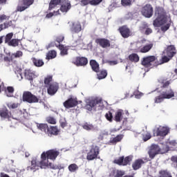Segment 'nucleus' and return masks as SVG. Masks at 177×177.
Masks as SVG:
<instances>
[{
  "label": "nucleus",
  "mask_w": 177,
  "mask_h": 177,
  "mask_svg": "<svg viewBox=\"0 0 177 177\" xmlns=\"http://www.w3.org/2000/svg\"><path fill=\"white\" fill-rule=\"evenodd\" d=\"M46 121L48 124H52L53 125H55V124H56V119H55V118L51 116L47 117Z\"/></svg>",
  "instance_id": "nucleus-57"
},
{
  "label": "nucleus",
  "mask_w": 177,
  "mask_h": 177,
  "mask_svg": "<svg viewBox=\"0 0 177 177\" xmlns=\"http://www.w3.org/2000/svg\"><path fill=\"white\" fill-rule=\"evenodd\" d=\"M3 60L6 63V66L9 67V66H12V63L13 62V56L9 54V56L4 57Z\"/></svg>",
  "instance_id": "nucleus-35"
},
{
  "label": "nucleus",
  "mask_w": 177,
  "mask_h": 177,
  "mask_svg": "<svg viewBox=\"0 0 177 177\" xmlns=\"http://www.w3.org/2000/svg\"><path fill=\"white\" fill-rule=\"evenodd\" d=\"M10 19V16H6V15H0V23L5 21V20H9Z\"/></svg>",
  "instance_id": "nucleus-59"
},
{
  "label": "nucleus",
  "mask_w": 177,
  "mask_h": 177,
  "mask_svg": "<svg viewBox=\"0 0 177 177\" xmlns=\"http://www.w3.org/2000/svg\"><path fill=\"white\" fill-rule=\"evenodd\" d=\"M165 97H164L163 94H160V95L155 97V103H161V102L164 101Z\"/></svg>",
  "instance_id": "nucleus-53"
},
{
  "label": "nucleus",
  "mask_w": 177,
  "mask_h": 177,
  "mask_svg": "<svg viewBox=\"0 0 177 177\" xmlns=\"http://www.w3.org/2000/svg\"><path fill=\"white\" fill-rule=\"evenodd\" d=\"M60 133V130L57 128V127L51 126L48 127V130L47 131L48 136L52 138V136H57Z\"/></svg>",
  "instance_id": "nucleus-23"
},
{
  "label": "nucleus",
  "mask_w": 177,
  "mask_h": 177,
  "mask_svg": "<svg viewBox=\"0 0 177 177\" xmlns=\"http://www.w3.org/2000/svg\"><path fill=\"white\" fill-rule=\"evenodd\" d=\"M121 2L123 6H128L131 5V2H132V0H121Z\"/></svg>",
  "instance_id": "nucleus-61"
},
{
  "label": "nucleus",
  "mask_w": 177,
  "mask_h": 177,
  "mask_svg": "<svg viewBox=\"0 0 177 177\" xmlns=\"http://www.w3.org/2000/svg\"><path fill=\"white\" fill-rule=\"evenodd\" d=\"M62 3V0H50L48 6V10H53L57 5Z\"/></svg>",
  "instance_id": "nucleus-29"
},
{
  "label": "nucleus",
  "mask_w": 177,
  "mask_h": 177,
  "mask_svg": "<svg viewBox=\"0 0 177 177\" xmlns=\"http://www.w3.org/2000/svg\"><path fill=\"white\" fill-rule=\"evenodd\" d=\"M153 48V44H147L140 49V53H147L149 50H151Z\"/></svg>",
  "instance_id": "nucleus-33"
},
{
  "label": "nucleus",
  "mask_w": 177,
  "mask_h": 177,
  "mask_svg": "<svg viewBox=\"0 0 177 177\" xmlns=\"http://www.w3.org/2000/svg\"><path fill=\"white\" fill-rule=\"evenodd\" d=\"M22 100L23 102H26V103H38L39 102L38 97L30 91H24L23 93Z\"/></svg>",
  "instance_id": "nucleus-4"
},
{
  "label": "nucleus",
  "mask_w": 177,
  "mask_h": 177,
  "mask_svg": "<svg viewBox=\"0 0 177 177\" xmlns=\"http://www.w3.org/2000/svg\"><path fill=\"white\" fill-rule=\"evenodd\" d=\"M56 42H58V44H60L62 41H64V36L63 35H59L56 37L55 39Z\"/></svg>",
  "instance_id": "nucleus-63"
},
{
  "label": "nucleus",
  "mask_w": 177,
  "mask_h": 177,
  "mask_svg": "<svg viewBox=\"0 0 177 177\" xmlns=\"http://www.w3.org/2000/svg\"><path fill=\"white\" fill-rule=\"evenodd\" d=\"M34 1L35 0H19L16 12H24V10L28 9L31 5L34 4Z\"/></svg>",
  "instance_id": "nucleus-5"
},
{
  "label": "nucleus",
  "mask_w": 177,
  "mask_h": 177,
  "mask_svg": "<svg viewBox=\"0 0 177 177\" xmlns=\"http://www.w3.org/2000/svg\"><path fill=\"white\" fill-rule=\"evenodd\" d=\"M141 13L145 17L150 19V17L153 16V13H154V10L153 9L151 4H146L144 7H142Z\"/></svg>",
  "instance_id": "nucleus-8"
},
{
  "label": "nucleus",
  "mask_w": 177,
  "mask_h": 177,
  "mask_svg": "<svg viewBox=\"0 0 177 177\" xmlns=\"http://www.w3.org/2000/svg\"><path fill=\"white\" fill-rule=\"evenodd\" d=\"M124 162V156H120L118 158H116L113 160L114 164H117V165H122Z\"/></svg>",
  "instance_id": "nucleus-49"
},
{
  "label": "nucleus",
  "mask_w": 177,
  "mask_h": 177,
  "mask_svg": "<svg viewBox=\"0 0 177 177\" xmlns=\"http://www.w3.org/2000/svg\"><path fill=\"white\" fill-rule=\"evenodd\" d=\"M100 153V148L97 145H91V148L87 153L86 160L88 161H93L96 160Z\"/></svg>",
  "instance_id": "nucleus-3"
},
{
  "label": "nucleus",
  "mask_w": 177,
  "mask_h": 177,
  "mask_svg": "<svg viewBox=\"0 0 177 177\" xmlns=\"http://www.w3.org/2000/svg\"><path fill=\"white\" fill-rule=\"evenodd\" d=\"M24 75H25V78H26V80H28L29 81H32V78H34L35 75H34V73H32V71H31V70L26 69V70H25Z\"/></svg>",
  "instance_id": "nucleus-34"
},
{
  "label": "nucleus",
  "mask_w": 177,
  "mask_h": 177,
  "mask_svg": "<svg viewBox=\"0 0 177 177\" xmlns=\"http://www.w3.org/2000/svg\"><path fill=\"white\" fill-rule=\"evenodd\" d=\"M163 55H167V56L172 59L176 55V47L174 45L167 46L163 51Z\"/></svg>",
  "instance_id": "nucleus-15"
},
{
  "label": "nucleus",
  "mask_w": 177,
  "mask_h": 177,
  "mask_svg": "<svg viewBox=\"0 0 177 177\" xmlns=\"http://www.w3.org/2000/svg\"><path fill=\"white\" fill-rule=\"evenodd\" d=\"M83 129H85L86 131H93L95 129V126H93L92 124L89 122H85L82 125Z\"/></svg>",
  "instance_id": "nucleus-43"
},
{
  "label": "nucleus",
  "mask_w": 177,
  "mask_h": 177,
  "mask_svg": "<svg viewBox=\"0 0 177 177\" xmlns=\"http://www.w3.org/2000/svg\"><path fill=\"white\" fill-rule=\"evenodd\" d=\"M41 161H39V168H41V169H46V167H48V162L49 161L48 160V158L46 157V154L45 152H43L41 155Z\"/></svg>",
  "instance_id": "nucleus-20"
},
{
  "label": "nucleus",
  "mask_w": 177,
  "mask_h": 177,
  "mask_svg": "<svg viewBox=\"0 0 177 177\" xmlns=\"http://www.w3.org/2000/svg\"><path fill=\"white\" fill-rule=\"evenodd\" d=\"M82 30V26H81V22L74 21L71 23V31L75 34H78Z\"/></svg>",
  "instance_id": "nucleus-18"
},
{
  "label": "nucleus",
  "mask_w": 177,
  "mask_h": 177,
  "mask_svg": "<svg viewBox=\"0 0 177 177\" xmlns=\"http://www.w3.org/2000/svg\"><path fill=\"white\" fill-rule=\"evenodd\" d=\"M46 157L47 160H52V161H55L60 156V151L57 149H50L45 152Z\"/></svg>",
  "instance_id": "nucleus-9"
},
{
  "label": "nucleus",
  "mask_w": 177,
  "mask_h": 177,
  "mask_svg": "<svg viewBox=\"0 0 177 177\" xmlns=\"http://www.w3.org/2000/svg\"><path fill=\"white\" fill-rule=\"evenodd\" d=\"M52 81H53V75H47L45 78H44V85L46 86V88L47 86H48L49 85H52Z\"/></svg>",
  "instance_id": "nucleus-40"
},
{
  "label": "nucleus",
  "mask_w": 177,
  "mask_h": 177,
  "mask_svg": "<svg viewBox=\"0 0 177 177\" xmlns=\"http://www.w3.org/2000/svg\"><path fill=\"white\" fill-rule=\"evenodd\" d=\"M129 60L133 63H138V62L140 60L139 55L136 53H132L131 55H129Z\"/></svg>",
  "instance_id": "nucleus-39"
},
{
  "label": "nucleus",
  "mask_w": 177,
  "mask_h": 177,
  "mask_svg": "<svg viewBox=\"0 0 177 177\" xmlns=\"http://www.w3.org/2000/svg\"><path fill=\"white\" fill-rule=\"evenodd\" d=\"M97 73V77L98 80H104V78L107 77V71L106 70H101L100 71H98Z\"/></svg>",
  "instance_id": "nucleus-37"
},
{
  "label": "nucleus",
  "mask_w": 177,
  "mask_h": 177,
  "mask_svg": "<svg viewBox=\"0 0 177 177\" xmlns=\"http://www.w3.org/2000/svg\"><path fill=\"white\" fill-rule=\"evenodd\" d=\"M149 160L147 158H139L134 161V162L132 164V168L134 171H138V169H140L142 168V165H144V164H146V162H148Z\"/></svg>",
  "instance_id": "nucleus-13"
},
{
  "label": "nucleus",
  "mask_w": 177,
  "mask_h": 177,
  "mask_svg": "<svg viewBox=\"0 0 177 177\" xmlns=\"http://www.w3.org/2000/svg\"><path fill=\"white\" fill-rule=\"evenodd\" d=\"M103 2V0H82L80 1L81 6H86V5H91V6H97Z\"/></svg>",
  "instance_id": "nucleus-19"
},
{
  "label": "nucleus",
  "mask_w": 177,
  "mask_h": 177,
  "mask_svg": "<svg viewBox=\"0 0 177 177\" xmlns=\"http://www.w3.org/2000/svg\"><path fill=\"white\" fill-rule=\"evenodd\" d=\"M161 153V148L158 145L152 144L148 151V154L149 156V158L151 160H154L156 156H158V154Z\"/></svg>",
  "instance_id": "nucleus-6"
},
{
  "label": "nucleus",
  "mask_w": 177,
  "mask_h": 177,
  "mask_svg": "<svg viewBox=\"0 0 177 177\" xmlns=\"http://www.w3.org/2000/svg\"><path fill=\"white\" fill-rule=\"evenodd\" d=\"M167 146H169L170 147H174L176 146L177 142L176 140H171V141L167 142Z\"/></svg>",
  "instance_id": "nucleus-62"
},
{
  "label": "nucleus",
  "mask_w": 177,
  "mask_h": 177,
  "mask_svg": "<svg viewBox=\"0 0 177 177\" xmlns=\"http://www.w3.org/2000/svg\"><path fill=\"white\" fill-rule=\"evenodd\" d=\"M57 55V53L55 50H50L47 53L46 59V60H50L55 59Z\"/></svg>",
  "instance_id": "nucleus-36"
},
{
  "label": "nucleus",
  "mask_w": 177,
  "mask_h": 177,
  "mask_svg": "<svg viewBox=\"0 0 177 177\" xmlns=\"http://www.w3.org/2000/svg\"><path fill=\"white\" fill-rule=\"evenodd\" d=\"M149 27V26L147 25V24H145L142 25V26L140 28L141 30H145V28H146L145 30V35H150V34H151V32H153V30L150 28H147Z\"/></svg>",
  "instance_id": "nucleus-45"
},
{
  "label": "nucleus",
  "mask_w": 177,
  "mask_h": 177,
  "mask_svg": "<svg viewBox=\"0 0 177 177\" xmlns=\"http://www.w3.org/2000/svg\"><path fill=\"white\" fill-rule=\"evenodd\" d=\"M154 16L156 17L153 21V26L155 27H161L164 24H167V12L162 7H156Z\"/></svg>",
  "instance_id": "nucleus-1"
},
{
  "label": "nucleus",
  "mask_w": 177,
  "mask_h": 177,
  "mask_svg": "<svg viewBox=\"0 0 177 177\" xmlns=\"http://www.w3.org/2000/svg\"><path fill=\"white\" fill-rule=\"evenodd\" d=\"M47 88V93L50 95L53 96L56 95L57 91H59V84L57 82H53L49 86L46 87Z\"/></svg>",
  "instance_id": "nucleus-16"
},
{
  "label": "nucleus",
  "mask_w": 177,
  "mask_h": 177,
  "mask_svg": "<svg viewBox=\"0 0 177 177\" xmlns=\"http://www.w3.org/2000/svg\"><path fill=\"white\" fill-rule=\"evenodd\" d=\"M63 105L65 109H73V107L78 106V100L77 98L70 97L63 103Z\"/></svg>",
  "instance_id": "nucleus-14"
},
{
  "label": "nucleus",
  "mask_w": 177,
  "mask_h": 177,
  "mask_svg": "<svg viewBox=\"0 0 177 177\" xmlns=\"http://www.w3.org/2000/svg\"><path fill=\"white\" fill-rule=\"evenodd\" d=\"M32 62L34 66H35V67H42V66L45 64V63L44 62V60L40 59H37L35 57L32 58Z\"/></svg>",
  "instance_id": "nucleus-31"
},
{
  "label": "nucleus",
  "mask_w": 177,
  "mask_h": 177,
  "mask_svg": "<svg viewBox=\"0 0 177 177\" xmlns=\"http://www.w3.org/2000/svg\"><path fill=\"white\" fill-rule=\"evenodd\" d=\"M77 67H85L88 64V58L85 57H76L72 62Z\"/></svg>",
  "instance_id": "nucleus-10"
},
{
  "label": "nucleus",
  "mask_w": 177,
  "mask_h": 177,
  "mask_svg": "<svg viewBox=\"0 0 177 177\" xmlns=\"http://www.w3.org/2000/svg\"><path fill=\"white\" fill-rule=\"evenodd\" d=\"M158 177H172V174L168 170H160Z\"/></svg>",
  "instance_id": "nucleus-42"
},
{
  "label": "nucleus",
  "mask_w": 177,
  "mask_h": 177,
  "mask_svg": "<svg viewBox=\"0 0 177 177\" xmlns=\"http://www.w3.org/2000/svg\"><path fill=\"white\" fill-rule=\"evenodd\" d=\"M133 158V156H128L125 158L123 156V167L131 165V162H132Z\"/></svg>",
  "instance_id": "nucleus-38"
},
{
  "label": "nucleus",
  "mask_w": 177,
  "mask_h": 177,
  "mask_svg": "<svg viewBox=\"0 0 177 177\" xmlns=\"http://www.w3.org/2000/svg\"><path fill=\"white\" fill-rule=\"evenodd\" d=\"M90 66L93 71H94L95 73H99V70L100 68L99 66V63H97L96 60L95 59L90 60Z\"/></svg>",
  "instance_id": "nucleus-27"
},
{
  "label": "nucleus",
  "mask_w": 177,
  "mask_h": 177,
  "mask_svg": "<svg viewBox=\"0 0 177 177\" xmlns=\"http://www.w3.org/2000/svg\"><path fill=\"white\" fill-rule=\"evenodd\" d=\"M59 10L62 13H67L71 9V2L69 0H61Z\"/></svg>",
  "instance_id": "nucleus-17"
},
{
  "label": "nucleus",
  "mask_w": 177,
  "mask_h": 177,
  "mask_svg": "<svg viewBox=\"0 0 177 177\" xmlns=\"http://www.w3.org/2000/svg\"><path fill=\"white\" fill-rule=\"evenodd\" d=\"M55 46L59 49L61 56L68 55V48L67 46H64L63 44H55Z\"/></svg>",
  "instance_id": "nucleus-26"
},
{
  "label": "nucleus",
  "mask_w": 177,
  "mask_h": 177,
  "mask_svg": "<svg viewBox=\"0 0 177 177\" xmlns=\"http://www.w3.org/2000/svg\"><path fill=\"white\" fill-rule=\"evenodd\" d=\"M162 95H163L165 99H171L174 97V96H175V93H174V91H172V89L169 88V90L163 92Z\"/></svg>",
  "instance_id": "nucleus-30"
},
{
  "label": "nucleus",
  "mask_w": 177,
  "mask_h": 177,
  "mask_svg": "<svg viewBox=\"0 0 177 177\" xmlns=\"http://www.w3.org/2000/svg\"><path fill=\"white\" fill-rule=\"evenodd\" d=\"M141 66L145 68L158 67V58L156 55H148L142 58Z\"/></svg>",
  "instance_id": "nucleus-2"
},
{
  "label": "nucleus",
  "mask_w": 177,
  "mask_h": 177,
  "mask_svg": "<svg viewBox=\"0 0 177 177\" xmlns=\"http://www.w3.org/2000/svg\"><path fill=\"white\" fill-rule=\"evenodd\" d=\"M170 60H172V58L167 55V54H164V53H162L161 59H160L159 61L158 60V66L165 64V63H168L170 62Z\"/></svg>",
  "instance_id": "nucleus-25"
},
{
  "label": "nucleus",
  "mask_w": 177,
  "mask_h": 177,
  "mask_svg": "<svg viewBox=\"0 0 177 177\" xmlns=\"http://www.w3.org/2000/svg\"><path fill=\"white\" fill-rule=\"evenodd\" d=\"M122 134L118 135L116 137L110 140V143H112V145H115V143L121 142V140H122Z\"/></svg>",
  "instance_id": "nucleus-44"
},
{
  "label": "nucleus",
  "mask_w": 177,
  "mask_h": 177,
  "mask_svg": "<svg viewBox=\"0 0 177 177\" xmlns=\"http://www.w3.org/2000/svg\"><path fill=\"white\" fill-rule=\"evenodd\" d=\"M122 120H124V110L118 109L115 113L114 121H115V122H121Z\"/></svg>",
  "instance_id": "nucleus-24"
},
{
  "label": "nucleus",
  "mask_w": 177,
  "mask_h": 177,
  "mask_svg": "<svg viewBox=\"0 0 177 177\" xmlns=\"http://www.w3.org/2000/svg\"><path fill=\"white\" fill-rule=\"evenodd\" d=\"M30 169H39V161L37 158H34L31 160Z\"/></svg>",
  "instance_id": "nucleus-32"
},
{
  "label": "nucleus",
  "mask_w": 177,
  "mask_h": 177,
  "mask_svg": "<svg viewBox=\"0 0 177 177\" xmlns=\"http://www.w3.org/2000/svg\"><path fill=\"white\" fill-rule=\"evenodd\" d=\"M19 42L20 40L18 39H12L11 41L8 44V46H12L13 48H16V46H19Z\"/></svg>",
  "instance_id": "nucleus-46"
},
{
  "label": "nucleus",
  "mask_w": 177,
  "mask_h": 177,
  "mask_svg": "<svg viewBox=\"0 0 177 177\" xmlns=\"http://www.w3.org/2000/svg\"><path fill=\"white\" fill-rule=\"evenodd\" d=\"M0 117L3 120H10L12 118V112L6 108L2 109L0 110Z\"/></svg>",
  "instance_id": "nucleus-22"
},
{
  "label": "nucleus",
  "mask_w": 177,
  "mask_h": 177,
  "mask_svg": "<svg viewBox=\"0 0 177 177\" xmlns=\"http://www.w3.org/2000/svg\"><path fill=\"white\" fill-rule=\"evenodd\" d=\"M78 165L75 163L71 164L68 167V169L70 172H77V171H78Z\"/></svg>",
  "instance_id": "nucleus-47"
},
{
  "label": "nucleus",
  "mask_w": 177,
  "mask_h": 177,
  "mask_svg": "<svg viewBox=\"0 0 177 177\" xmlns=\"http://www.w3.org/2000/svg\"><path fill=\"white\" fill-rule=\"evenodd\" d=\"M12 38H13V32H10L7 34L5 37V44H8L11 41Z\"/></svg>",
  "instance_id": "nucleus-50"
},
{
  "label": "nucleus",
  "mask_w": 177,
  "mask_h": 177,
  "mask_svg": "<svg viewBox=\"0 0 177 177\" xmlns=\"http://www.w3.org/2000/svg\"><path fill=\"white\" fill-rule=\"evenodd\" d=\"M118 31L122 38H129V37L132 35V32H131V29L127 25L120 26L118 28Z\"/></svg>",
  "instance_id": "nucleus-11"
},
{
  "label": "nucleus",
  "mask_w": 177,
  "mask_h": 177,
  "mask_svg": "<svg viewBox=\"0 0 177 177\" xmlns=\"http://www.w3.org/2000/svg\"><path fill=\"white\" fill-rule=\"evenodd\" d=\"M135 96L136 99H140L143 96V93H140L139 91H136L133 92V95H131V97Z\"/></svg>",
  "instance_id": "nucleus-54"
},
{
  "label": "nucleus",
  "mask_w": 177,
  "mask_h": 177,
  "mask_svg": "<svg viewBox=\"0 0 177 177\" xmlns=\"http://www.w3.org/2000/svg\"><path fill=\"white\" fill-rule=\"evenodd\" d=\"M48 168H50L51 169H62V166L54 165L52 162L48 163Z\"/></svg>",
  "instance_id": "nucleus-55"
},
{
  "label": "nucleus",
  "mask_w": 177,
  "mask_h": 177,
  "mask_svg": "<svg viewBox=\"0 0 177 177\" xmlns=\"http://www.w3.org/2000/svg\"><path fill=\"white\" fill-rule=\"evenodd\" d=\"M105 118L107 120V121H109V122H113V113H111V111H108L105 114Z\"/></svg>",
  "instance_id": "nucleus-51"
},
{
  "label": "nucleus",
  "mask_w": 177,
  "mask_h": 177,
  "mask_svg": "<svg viewBox=\"0 0 177 177\" xmlns=\"http://www.w3.org/2000/svg\"><path fill=\"white\" fill-rule=\"evenodd\" d=\"M3 26H4V28H9V27H12V28H16V20L5 22L3 24Z\"/></svg>",
  "instance_id": "nucleus-41"
},
{
  "label": "nucleus",
  "mask_w": 177,
  "mask_h": 177,
  "mask_svg": "<svg viewBox=\"0 0 177 177\" xmlns=\"http://www.w3.org/2000/svg\"><path fill=\"white\" fill-rule=\"evenodd\" d=\"M37 129H39L41 132H44L47 135L48 131L49 129V126L48 124L40 123L37 124Z\"/></svg>",
  "instance_id": "nucleus-28"
},
{
  "label": "nucleus",
  "mask_w": 177,
  "mask_h": 177,
  "mask_svg": "<svg viewBox=\"0 0 177 177\" xmlns=\"http://www.w3.org/2000/svg\"><path fill=\"white\" fill-rule=\"evenodd\" d=\"M168 133H169V129L167 127L160 126L153 130V136H160L161 138H165Z\"/></svg>",
  "instance_id": "nucleus-7"
},
{
  "label": "nucleus",
  "mask_w": 177,
  "mask_h": 177,
  "mask_svg": "<svg viewBox=\"0 0 177 177\" xmlns=\"http://www.w3.org/2000/svg\"><path fill=\"white\" fill-rule=\"evenodd\" d=\"M95 42L97 45L103 48V49H106V48H110V46H111L110 40L106 38H97L95 39Z\"/></svg>",
  "instance_id": "nucleus-12"
},
{
  "label": "nucleus",
  "mask_w": 177,
  "mask_h": 177,
  "mask_svg": "<svg viewBox=\"0 0 177 177\" xmlns=\"http://www.w3.org/2000/svg\"><path fill=\"white\" fill-rule=\"evenodd\" d=\"M169 27H171V24H167L166 25L161 26L160 30L163 32H165V31H167V30H169Z\"/></svg>",
  "instance_id": "nucleus-58"
},
{
  "label": "nucleus",
  "mask_w": 177,
  "mask_h": 177,
  "mask_svg": "<svg viewBox=\"0 0 177 177\" xmlns=\"http://www.w3.org/2000/svg\"><path fill=\"white\" fill-rule=\"evenodd\" d=\"M13 59H19V57H23V52L17 50L16 53L11 54Z\"/></svg>",
  "instance_id": "nucleus-52"
},
{
  "label": "nucleus",
  "mask_w": 177,
  "mask_h": 177,
  "mask_svg": "<svg viewBox=\"0 0 177 177\" xmlns=\"http://www.w3.org/2000/svg\"><path fill=\"white\" fill-rule=\"evenodd\" d=\"M102 100L100 98H95L94 100H91L88 102V104H86V108L88 110H92L93 107L97 106V104H102Z\"/></svg>",
  "instance_id": "nucleus-21"
},
{
  "label": "nucleus",
  "mask_w": 177,
  "mask_h": 177,
  "mask_svg": "<svg viewBox=\"0 0 177 177\" xmlns=\"http://www.w3.org/2000/svg\"><path fill=\"white\" fill-rule=\"evenodd\" d=\"M13 92H15V88L12 86H8L7 90H6V93L8 97H12L13 96Z\"/></svg>",
  "instance_id": "nucleus-48"
},
{
  "label": "nucleus",
  "mask_w": 177,
  "mask_h": 177,
  "mask_svg": "<svg viewBox=\"0 0 177 177\" xmlns=\"http://www.w3.org/2000/svg\"><path fill=\"white\" fill-rule=\"evenodd\" d=\"M59 123L62 128H66V127H67V121L66 119H61Z\"/></svg>",
  "instance_id": "nucleus-60"
},
{
  "label": "nucleus",
  "mask_w": 177,
  "mask_h": 177,
  "mask_svg": "<svg viewBox=\"0 0 177 177\" xmlns=\"http://www.w3.org/2000/svg\"><path fill=\"white\" fill-rule=\"evenodd\" d=\"M125 175V171L122 170H117L114 172V177H122Z\"/></svg>",
  "instance_id": "nucleus-56"
},
{
  "label": "nucleus",
  "mask_w": 177,
  "mask_h": 177,
  "mask_svg": "<svg viewBox=\"0 0 177 177\" xmlns=\"http://www.w3.org/2000/svg\"><path fill=\"white\" fill-rule=\"evenodd\" d=\"M19 106H20V104L19 103H12V104L8 105L9 109H17V107H19Z\"/></svg>",
  "instance_id": "nucleus-64"
}]
</instances>
